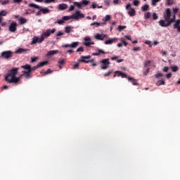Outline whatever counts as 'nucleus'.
I'll return each instance as SVG.
<instances>
[{
	"instance_id": "37998d69",
	"label": "nucleus",
	"mask_w": 180,
	"mask_h": 180,
	"mask_svg": "<svg viewBox=\"0 0 180 180\" xmlns=\"http://www.w3.org/2000/svg\"><path fill=\"white\" fill-rule=\"evenodd\" d=\"M140 2L139 1V0H134L133 1V4L134 6H139Z\"/></svg>"
},
{
	"instance_id": "49530a36",
	"label": "nucleus",
	"mask_w": 180,
	"mask_h": 180,
	"mask_svg": "<svg viewBox=\"0 0 180 180\" xmlns=\"http://www.w3.org/2000/svg\"><path fill=\"white\" fill-rule=\"evenodd\" d=\"M126 28L127 26H118L117 30L121 32L122 30H124Z\"/></svg>"
},
{
	"instance_id": "0e129e2a",
	"label": "nucleus",
	"mask_w": 180,
	"mask_h": 180,
	"mask_svg": "<svg viewBox=\"0 0 180 180\" xmlns=\"http://www.w3.org/2000/svg\"><path fill=\"white\" fill-rule=\"evenodd\" d=\"M75 9V6L73 5H71L70 6V8H69L68 11L70 12V11H73Z\"/></svg>"
},
{
	"instance_id": "6ab92c4d",
	"label": "nucleus",
	"mask_w": 180,
	"mask_h": 180,
	"mask_svg": "<svg viewBox=\"0 0 180 180\" xmlns=\"http://www.w3.org/2000/svg\"><path fill=\"white\" fill-rule=\"evenodd\" d=\"M105 37H106V35H102L101 34H96V36H94V38H96V40H104Z\"/></svg>"
},
{
	"instance_id": "de8ad7c7",
	"label": "nucleus",
	"mask_w": 180,
	"mask_h": 180,
	"mask_svg": "<svg viewBox=\"0 0 180 180\" xmlns=\"http://www.w3.org/2000/svg\"><path fill=\"white\" fill-rule=\"evenodd\" d=\"M133 51L135 52L141 51V47H139V46L134 47L133 48Z\"/></svg>"
},
{
	"instance_id": "bf43d9fd",
	"label": "nucleus",
	"mask_w": 180,
	"mask_h": 180,
	"mask_svg": "<svg viewBox=\"0 0 180 180\" xmlns=\"http://www.w3.org/2000/svg\"><path fill=\"white\" fill-rule=\"evenodd\" d=\"M77 52H84V48L79 47L77 49Z\"/></svg>"
},
{
	"instance_id": "a878e982",
	"label": "nucleus",
	"mask_w": 180,
	"mask_h": 180,
	"mask_svg": "<svg viewBox=\"0 0 180 180\" xmlns=\"http://www.w3.org/2000/svg\"><path fill=\"white\" fill-rule=\"evenodd\" d=\"M141 10L142 11H148L149 10V5L145 4L142 7H141Z\"/></svg>"
},
{
	"instance_id": "423d86ee",
	"label": "nucleus",
	"mask_w": 180,
	"mask_h": 180,
	"mask_svg": "<svg viewBox=\"0 0 180 180\" xmlns=\"http://www.w3.org/2000/svg\"><path fill=\"white\" fill-rule=\"evenodd\" d=\"M91 58V56L90 55H88L86 56H82L80 59L78 60V63H89L95 61V60H90Z\"/></svg>"
},
{
	"instance_id": "f03ea898",
	"label": "nucleus",
	"mask_w": 180,
	"mask_h": 180,
	"mask_svg": "<svg viewBox=\"0 0 180 180\" xmlns=\"http://www.w3.org/2000/svg\"><path fill=\"white\" fill-rule=\"evenodd\" d=\"M19 70L20 68H14L12 70H10L5 77V81H8L11 78L15 77Z\"/></svg>"
},
{
	"instance_id": "680f3d73",
	"label": "nucleus",
	"mask_w": 180,
	"mask_h": 180,
	"mask_svg": "<svg viewBox=\"0 0 180 180\" xmlns=\"http://www.w3.org/2000/svg\"><path fill=\"white\" fill-rule=\"evenodd\" d=\"M167 6H170L171 5L173 4V1L167 0Z\"/></svg>"
},
{
	"instance_id": "cd10ccee",
	"label": "nucleus",
	"mask_w": 180,
	"mask_h": 180,
	"mask_svg": "<svg viewBox=\"0 0 180 180\" xmlns=\"http://www.w3.org/2000/svg\"><path fill=\"white\" fill-rule=\"evenodd\" d=\"M73 29V27L72 26H68V27H65V33H70L71 32V30Z\"/></svg>"
},
{
	"instance_id": "4be33fe9",
	"label": "nucleus",
	"mask_w": 180,
	"mask_h": 180,
	"mask_svg": "<svg viewBox=\"0 0 180 180\" xmlns=\"http://www.w3.org/2000/svg\"><path fill=\"white\" fill-rule=\"evenodd\" d=\"M27 51H30V49L20 48L18 49V51H15V53H22Z\"/></svg>"
},
{
	"instance_id": "2eb2a0df",
	"label": "nucleus",
	"mask_w": 180,
	"mask_h": 180,
	"mask_svg": "<svg viewBox=\"0 0 180 180\" xmlns=\"http://www.w3.org/2000/svg\"><path fill=\"white\" fill-rule=\"evenodd\" d=\"M17 26L18 25L16 22H11V24H10L9 25V28H8L9 31L14 33L15 30H17Z\"/></svg>"
},
{
	"instance_id": "4c0bfd02",
	"label": "nucleus",
	"mask_w": 180,
	"mask_h": 180,
	"mask_svg": "<svg viewBox=\"0 0 180 180\" xmlns=\"http://www.w3.org/2000/svg\"><path fill=\"white\" fill-rule=\"evenodd\" d=\"M161 0H152V3H151V4H152V6H157V4L158 3V2H160Z\"/></svg>"
},
{
	"instance_id": "a19ab883",
	"label": "nucleus",
	"mask_w": 180,
	"mask_h": 180,
	"mask_svg": "<svg viewBox=\"0 0 180 180\" xmlns=\"http://www.w3.org/2000/svg\"><path fill=\"white\" fill-rule=\"evenodd\" d=\"M104 3H105V6L108 7V6H110L111 1L110 0H105Z\"/></svg>"
},
{
	"instance_id": "1a4fd4ad",
	"label": "nucleus",
	"mask_w": 180,
	"mask_h": 180,
	"mask_svg": "<svg viewBox=\"0 0 180 180\" xmlns=\"http://www.w3.org/2000/svg\"><path fill=\"white\" fill-rule=\"evenodd\" d=\"M13 56V53L11 51H6L1 53V57L5 59H9Z\"/></svg>"
},
{
	"instance_id": "f8f14e48",
	"label": "nucleus",
	"mask_w": 180,
	"mask_h": 180,
	"mask_svg": "<svg viewBox=\"0 0 180 180\" xmlns=\"http://www.w3.org/2000/svg\"><path fill=\"white\" fill-rule=\"evenodd\" d=\"M44 40H45V37H41L40 38H39L37 37H34L33 38V40L32 41V44H34L37 43L41 44L43 41H44Z\"/></svg>"
},
{
	"instance_id": "aec40b11",
	"label": "nucleus",
	"mask_w": 180,
	"mask_h": 180,
	"mask_svg": "<svg viewBox=\"0 0 180 180\" xmlns=\"http://www.w3.org/2000/svg\"><path fill=\"white\" fill-rule=\"evenodd\" d=\"M128 81L131 82V84H133V86H139V84L137 83V81L136 79H134L131 77H128Z\"/></svg>"
},
{
	"instance_id": "c9c22d12",
	"label": "nucleus",
	"mask_w": 180,
	"mask_h": 180,
	"mask_svg": "<svg viewBox=\"0 0 180 180\" xmlns=\"http://www.w3.org/2000/svg\"><path fill=\"white\" fill-rule=\"evenodd\" d=\"M171 69H172V71H173L174 72L179 71V67L177 66H172Z\"/></svg>"
},
{
	"instance_id": "69168bd1",
	"label": "nucleus",
	"mask_w": 180,
	"mask_h": 180,
	"mask_svg": "<svg viewBox=\"0 0 180 180\" xmlns=\"http://www.w3.org/2000/svg\"><path fill=\"white\" fill-rule=\"evenodd\" d=\"M64 34H63V32H61L60 31H59L58 32V34H56V37H60V36H62V35H63Z\"/></svg>"
},
{
	"instance_id": "b1692460",
	"label": "nucleus",
	"mask_w": 180,
	"mask_h": 180,
	"mask_svg": "<svg viewBox=\"0 0 180 180\" xmlns=\"http://www.w3.org/2000/svg\"><path fill=\"white\" fill-rule=\"evenodd\" d=\"M97 53H93L92 56H98L101 54H105V51L102 49H99Z\"/></svg>"
},
{
	"instance_id": "6e6d98bb",
	"label": "nucleus",
	"mask_w": 180,
	"mask_h": 180,
	"mask_svg": "<svg viewBox=\"0 0 180 180\" xmlns=\"http://www.w3.org/2000/svg\"><path fill=\"white\" fill-rule=\"evenodd\" d=\"M150 70V68H147L145 72H143V75L146 76L149 73V71Z\"/></svg>"
},
{
	"instance_id": "e433bc0d",
	"label": "nucleus",
	"mask_w": 180,
	"mask_h": 180,
	"mask_svg": "<svg viewBox=\"0 0 180 180\" xmlns=\"http://www.w3.org/2000/svg\"><path fill=\"white\" fill-rule=\"evenodd\" d=\"M34 11L31 10V9H27L25 11V15H30L31 13H34Z\"/></svg>"
},
{
	"instance_id": "6e6552de",
	"label": "nucleus",
	"mask_w": 180,
	"mask_h": 180,
	"mask_svg": "<svg viewBox=\"0 0 180 180\" xmlns=\"http://www.w3.org/2000/svg\"><path fill=\"white\" fill-rule=\"evenodd\" d=\"M55 32H56V29H55V28H53L52 30H51V29H47V30H46V32H44L41 35V37H44V39L48 38V37H50V35H51V34H54Z\"/></svg>"
},
{
	"instance_id": "9b49d317",
	"label": "nucleus",
	"mask_w": 180,
	"mask_h": 180,
	"mask_svg": "<svg viewBox=\"0 0 180 180\" xmlns=\"http://www.w3.org/2000/svg\"><path fill=\"white\" fill-rule=\"evenodd\" d=\"M117 76V77H121L122 79H124V78L128 79L129 77H127V75L125 73H124L123 72H120V71H118V70L115 72V75H114L113 77L115 78Z\"/></svg>"
},
{
	"instance_id": "ddd939ff",
	"label": "nucleus",
	"mask_w": 180,
	"mask_h": 180,
	"mask_svg": "<svg viewBox=\"0 0 180 180\" xmlns=\"http://www.w3.org/2000/svg\"><path fill=\"white\" fill-rule=\"evenodd\" d=\"M170 18H171V10L170 8H167L164 12V18H165L164 20L167 22V20H169Z\"/></svg>"
},
{
	"instance_id": "412c9836",
	"label": "nucleus",
	"mask_w": 180,
	"mask_h": 180,
	"mask_svg": "<svg viewBox=\"0 0 180 180\" xmlns=\"http://www.w3.org/2000/svg\"><path fill=\"white\" fill-rule=\"evenodd\" d=\"M117 40V38L110 39H108V40H107V41H105V45L112 44H113L114 42H116Z\"/></svg>"
},
{
	"instance_id": "7ed1b4c3",
	"label": "nucleus",
	"mask_w": 180,
	"mask_h": 180,
	"mask_svg": "<svg viewBox=\"0 0 180 180\" xmlns=\"http://www.w3.org/2000/svg\"><path fill=\"white\" fill-rule=\"evenodd\" d=\"M22 77H23V75H20L19 77H12L8 80H6V82L8 84H15V85H18L20 82V79H22Z\"/></svg>"
},
{
	"instance_id": "473e14b6",
	"label": "nucleus",
	"mask_w": 180,
	"mask_h": 180,
	"mask_svg": "<svg viewBox=\"0 0 180 180\" xmlns=\"http://www.w3.org/2000/svg\"><path fill=\"white\" fill-rule=\"evenodd\" d=\"M80 3L82 4V5L88 6L89 4H90V1H89V0H82V1Z\"/></svg>"
},
{
	"instance_id": "a211bd4d",
	"label": "nucleus",
	"mask_w": 180,
	"mask_h": 180,
	"mask_svg": "<svg viewBox=\"0 0 180 180\" xmlns=\"http://www.w3.org/2000/svg\"><path fill=\"white\" fill-rule=\"evenodd\" d=\"M68 6L65 4H61L58 5V9L59 11H65V9H68Z\"/></svg>"
},
{
	"instance_id": "9d476101",
	"label": "nucleus",
	"mask_w": 180,
	"mask_h": 180,
	"mask_svg": "<svg viewBox=\"0 0 180 180\" xmlns=\"http://www.w3.org/2000/svg\"><path fill=\"white\" fill-rule=\"evenodd\" d=\"M21 68L24 69L25 70H27L28 72H31L32 71L36 70L39 68H37V66H34V67L31 68L30 65L27 64V65H22Z\"/></svg>"
},
{
	"instance_id": "bb28decb",
	"label": "nucleus",
	"mask_w": 180,
	"mask_h": 180,
	"mask_svg": "<svg viewBox=\"0 0 180 180\" xmlns=\"http://www.w3.org/2000/svg\"><path fill=\"white\" fill-rule=\"evenodd\" d=\"M27 20L26 18H19L20 25H24L25 23H27Z\"/></svg>"
},
{
	"instance_id": "3c124183",
	"label": "nucleus",
	"mask_w": 180,
	"mask_h": 180,
	"mask_svg": "<svg viewBox=\"0 0 180 180\" xmlns=\"http://www.w3.org/2000/svg\"><path fill=\"white\" fill-rule=\"evenodd\" d=\"M112 72H113L112 70L108 71L106 73H105V75H103V77H108L109 75H110V74H112Z\"/></svg>"
},
{
	"instance_id": "72a5a7b5",
	"label": "nucleus",
	"mask_w": 180,
	"mask_h": 180,
	"mask_svg": "<svg viewBox=\"0 0 180 180\" xmlns=\"http://www.w3.org/2000/svg\"><path fill=\"white\" fill-rule=\"evenodd\" d=\"M92 8L93 9H96V8H102V6H97V4H96V2H93L92 3Z\"/></svg>"
},
{
	"instance_id": "58836bf2",
	"label": "nucleus",
	"mask_w": 180,
	"mask_h": 180,
	"mask_svg": "<svg viewBox=\"0 0 180 180\" xmlns=\"http://www.w3.org/2000/svg\"><path fill=\"white\" fill-rule=\"evenodd\" d=\"M174 22L175 23L174 24V27H176L180 26L179 25H180V20L179 19H178L177 20H175Z\"/></svg>"
},
{
	"instance_id": "09e8293b",
	"label": "nucleus",
	"mask_w": 180,
	"mask_h": 180,
	"mask_svg": "<svg viewBox=\"0 0 180 180\" xmlns=\"http://www.w3.org/2000/svg\"><path fill=\"white\" fill-rule=\"evenodd\" d=\"M112 4H114V5H118L121 4V1L120 0H113Z\"/></svg>"
},
{
	"instance_id": "774afa93",
	"label": "nucleus",
	"mask_w": 180,
	"mask_h": 180,
	"mask_svg": "<svg viewBox=\"0 0 180 180\" xmlns=\"http://www.w3.org/2000/svg\"><path fill=\"white\" fill-rule=\"evenodd\" d=\"M37 60V58H31V62L32 63L36 62Z\"/></svg>"
},
{
	"instance_id": "a18cd8bd",
	"label": "nucleus",
	"mask_w": 180,
	"mask_h": 180,
	"mask_svg": "<svg viewBox=\"0 0 180 180\" xmlns=\"http://www.w3.org/2000/svg\"><path fill=\"white\" fill-rule=\"evenodd\" d=\"M96 25V27L101 26V23H99L98 22H94L92 24H91V26Z\"/></svg>"
},
{
	"instance_id": "4d7b16f0",
	"label": "nucleus",
	"mask_w": 180,
	"mask_h": 180,
	"mask_svg": "<svg viewBox=\"0 0 180 180\" xmlns=\"http://www.w3.org/2000/svg\"><path fill=\"white\" fill-rule=\"evenodd\" d=\"M64 22H65V20H63V19L58 20L57 21V23H58V25H62V24H63Z\"/></svg>"
},
{
	"instance_id": "052dcab7",
	"label": "nucleus",
	"mask_w": 180,
	"mask_h": 180,
	"mask_svg": "<svg viewBox=\"0 0 180 180\" xmlns=\"http://www.w3.org/2000/svg\"><path fill=\"white\" fill-rule=\"evenodd\" d=\"M160 77H163V74L162 73H158V74L155 75L156 79L160 78Z\"/></svg>"
},
{
	"instance_id": "ea45409f",
	"label": "nucleus",
	"mask_w": 180,
	"mask_h": 180,
	"mask_svg": "<svg viewBox=\"0 0 180 180\" xmlns=\"http://www.w3.org/2000/svg\"><path fill=\"white\" fill-rule=\"evenodd\" d=\"M8 12H6L5 10L0 11V16H6Z\"/></svg>"
},
{
	"instance_id": "7c9ffc66",
	"label": "nucleus",
	"mask_w": 180,
	"mask_h": 180,
	"mask_svg": "<svg viewBox=\"0 0 180 180\" xmlns=\"http://www.w3.org/2000/svg\"><path fill=\"white\" fill-rule=\"evenodd\" d=\"M74 4L75 6H77L79 9H82V4L80 2H72Z\"/></svg>"
},
{
	"instance_id": "0eeeda50",
	"label": "nucleus",
	"mask_w": 180,
	"mask_h": 180,
	"mask_svg": "<svg viewBox=\"0 0 180 180\" xmlns=\"http://www.w3.org/2000/svg\"><path fill=\"white\" fill-rule=\"evenodd\" d=\"M72 19H75V20H79L82 18H85V15H84L83 13H81V11H75V14L72 15Z\"/></svg>"
},
{
	"instance_id": "4468645a",
	"label": "nucleus",
	"mask_w": 180,
	"mask_h": 180,
	"mask_svg": "<svg viewBox=\"0 0 180 180\" xmlns=\"http://www.w3.org/2000/svg\"><path fill=\"white\" fill-rule=\"evenodd\" d=\"M101 63L103 64L102 67H101L102 70L108 69L109 67V64H110L109 59L106 58V59L102 60Z\"/></svg>"
},
{
	"instance_id": "e2e57ef3",
	"label": "nucleus",
	"mask_w": 180,
	"mask_h": 180,
	"mask_svg": "<svg viewBox=\"0 0 180 180\" xmlns=\"http://www.w3.org/2000/svg\"><path fill=\"white\" fill-rule=\"evenodd\" d=\"M179 8H173V12H174V15H176V13H177V12L179 11Z\"/></svg>"
},
{
	"instance_id": "603ef678",
	"label": "nucleus",
	"mask_w": 180,
	"mask_h": 180,
	"mask_svg": "<svg viewBox=\"0 0 180 180\" xmlns=\"http://www.w3.org/2000/svg\"><path fill=\"white\" fill-rule=\"evenodd\" d=\"M111 19V16L110 15H107L105 18V21L107 22V21H110Z\"/></svg>"
},
{
	"instance_id": "2f4dec72",
	"label": "nucleus",
	"mask_w": 180,
	"mask_h": 180,
	"mask_svg": "<svg viewBox=\"0 0 180 180\" xmlns=\"http://www.w3.org/2000/svg\"><path fill=\"white\" fill-rule=\"evenodd\" d=\"M71 19H73L72 15H68V16H64L62 18V20H70Z\"/></svg>"
},
{
	"instance_id": "5fc2aeb1",
	"label": "nucleus",
	"mask_w": 180,
	"mask_h": 180,
	"mask_svg": "<svg viewBox=\"0 0 180 180\" xmlns=\"http://www.w3.org/2000/svg\"><path fill=\"white\" fill-rule=\"evenodd\" d=\"M78 67H79V63H77L74 65L72 69L74 70H76V69H78Z\"/></svg>"
},
{
	"instance_id": "8fccbe9b",
	"label": "nucleus",
	"mask_w": 180,
	"mask_h": 180,
	"mask_svg": "<svg viewBox=\"0 0 180 180\" xmlns=\"http://www.w3.org/2000/svg\"><path fill=\"white\" fill-rule=\"evenodd\" d=\"M152 16H153V20H158V14L155 13H153Z\"/></svg>"
},
{
	"instance_id": "39448f33",
	"label": "nucleus",
	"mask_w": 180,
	"mask_h": 180,
	"mask_svg": "<svg viewBox=\"0 0 180 180\" xmlns=\"http://www.w3.org/2000/svg\"><path fill=\"white\" fill-rule=\"evenodd\" d=\"M29 7L30 8H34L35 9H40L39 11H41L44 14H46L49 13V10L48 8H42L41 6H39L37 4H30L28 5Z\"/></svg>"
},
{
	"instance_id": "c756f323",
	"label": "nucleus",
	"mask_w": 180,
	"mask_h": 180,
	"mask_svg": "<svg viewBox=\"0 0 180 180\" xmlns=\"http://www.w3.org/2000/svg\"><path fill=\"white\" fill-rule=\"evenodd\" d=\"M91 41V39L89 38V37L84 38V45L86 46L87 44H90V42Z\"/></svg>"
},
{
	"instance_id": "338daca9",
	"label": "nucleus",
	"mask_w": 180,
	"mask_h": 180,
	"mask_svg": "<svg viewBox=\"0 0 180 180\" xmlns=\"http://www.w3.org/2000/svg\"><path fill=\"white\" fill-rule=\"evenodd\" d=\"M174 29H177V32L180 33V26H176V27H175V26H174Z\"/></svg>"
},
{
	"instance_id": "13d9d810",
	"label": "nucleus",
	"mask_w": 180,
	"mask_h": 180,
	"mask_svg": "<svg viewBox=\"0 0 180 180\" xmlns=\"http://www.w3.org/2000/svg\"><path fill=\"white\" fill-rule=\"evenodd\" d=\"M51 73H52V71L51 69H49L44 72V75H49V74H51Z\"/></svg>"
},
{
	"instance_id": "c85d7f7f",
	"label": "nucleus",
	"mask_w": 180,
	"mask_h": 180,
	"mask_svg": "<svg viewBox=\"0 0 180 180\" xmlns=\"http://www.w3.org/2000/svg\"><path fill=\"white\" fill-rule=\"evenodd\" d=\"M165 82L163 79H160L159 81L156 82V86H162V85H165Z\"/></svg>"
},
{
	"instance_id": "864d4df0",
	"label": "nucleus",
	"mask_w": 180,
	"mask_h": 180,
	"mask_svg": "<svg viewBox=\"0 0 180 180\" xmlns=\"http://www.w3.org/2000/svg\"><path fill=\"white\" fill-rule=\"evenodd\" d=\"M9 3H10L9 0H5V1H3L2 2H1V4L3 6H5V5H6V4H9Z\"/></svg>"
},
{
	"instance_id": "20e7f679",
	"label": "nucleus",
	"mask_w": 180,
	"mask_h": 180,
	"mask_svg": "<svg viewBox=\"0 0 180 180\" xmlns=\"http://www.w3.org/2000/svg\"><path fill=\"white\" fill-rule=\"evenodd\" d=\"M125 9L127 11V13L128 15H129L130 17L136 15V11L134 8L131 7V4H127V6H125Z\"/></svg>"
},
{
	"instance_id": "c03bdc74",
	"label": "nucleus",
	"mask_w": 180,
	"mask_h": 180,
	"mask_svg": "<svg viewBox=\"0 0 180 180\" xmlns=\"http://www.w3.org/2000/svg\"><path fill=\"white\" fill-rule=\"evenodd\" d=\"M56 0H44V4H51V3H54Z\"/></svg>"
},
{
	"instance_id": "79ce46f5",
	"label": "nucleus",
	"mask_w": 180,
	"mask_h": 180,
	"mask_svg": "<svg viewBox=\"0 0 180 180\" xmlns=\"http://www.w3.org/2000/svg\"><path fill=\"white\" fill-rule=\"evenodd\" d=\"M151 17V13L150 12H147L146 14H145V18L146 20H148V18H150Z\"/></svg>"
},
{
	"instance_id": "f704fd0d",
	"label": "nucleus",
	"mask_w": 180,
	"mask_h": 180,
	"mask_svg": "<svg viewBox=\"0 0 180 180\" xmlns=\"http://www.w3.org/2000/svg\"><path fill=\"white\" fill-rule=\"evenodd\" d=\"M150 64H151V61L150 60H147V61L145 62V63H143V66L145 68L150 67Z\"/></svg>"
},
{
	"instance_id": "f257e3e1",
	"label": "nucleus",
	"mask_w": 180,
	"mask_h": 180,
	"mask_svg": "<svg viewBox=\"0 0 180 180\" xmlns=\"http://www.w3.org/2000/svg\"><path fill=\"white\" fill-rule=\"evenodd\" d=\"M174 22H176V14L173 15V18H169L168 20H166V22L164 20H160L159 21V25L162 27H167L172 25Z\"/></svg>"
},
{
	"instance_id": "5701e85b",
	"label": "nucleus",
	"mask_w": 180,
	"mask_h": 180,
	"mask_svg": "<svg viewBox=\"0 0 180 180\" xmlns=\"http://www.w3.org/2000/svg\"><path fill=\"white\" fill-rule=\"evenodd\" d=\"M58 53V51H49V52H47L46 56L49 57Z\"/></svg>"
},
{
	"instance_id": "dca6fc26",
	"label": "nucleus",
	"mask_w": 180,
	"mask_h": 180,
	"mask_svg": "<svg viewBox=\"0 0 180 180\" xmlns=\"http://www.w3.org/2000/svg\"><path fill=\"white\" fill-rule=\"evenodd\" d=\"M79 44V42H72L71 44L63 45L62 47L63 48L70 47V48L75 49V48H77Z\"/></svg>"
},
{
	"instance_id": "393cba45",
	"label": "nucleus",
	"mask_w": 180,
	"mask_h": 180,
	"mask_svg": "<svg viewBox=\"0 0 180 180\" xmlns=\"http://www.w3.org/2000/svg\"><path fill=\"white\" fill-rule=\"evenodd\" d=\"M49 63L48 61H44V62H40L39 63H38L37 65V68H41V67H44L45 65H47Z\"/></svg>"
},
{
	"instance_id": "f3484780",
	"label": "nucleus",
	"mask_w": 180,
	"mask_h": 180,
	"mask_svg": "<svg viewBox=\"0 0 180 180\" xmlns=\"http://www.w3.org/2000/svg\"><path fill=\"white\" fill-rule=\"evenodd\" d=\"M22 76L25 77L27 79H30L32 77V75H31V72L29 71H22Z\"/></svg>"
}]
</instances>
